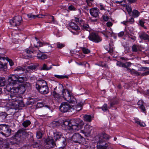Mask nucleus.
<instances>
[{"mask_svg": "<svg viewBox=\"0 0 149 149\" xmlns=\"http://www.w3.org/2000/svg\"><path fill=\"white\" fill-rule=\"evenodd\" d=\"M84 124L82 120L77 119L65 121L63 123L62 126L64 130L78 131L82 128Z\"/></svg>", "mask_w": 149, "mask_h": 149, "instance_id": "f257e3e1", "label": "nucleus"}, {"mask_svg": "<svg viewBox=\"0 0 149 149\" xmlns=\"http://www.w3.org/2000/svg\"><path fill=\"white\" fill-rule=\"evenodd\" d=\"M37 89L42 94H46L49 92L46 82L44 80H38L36 85Z\"/></svg>", "mask_w": 149, "mask_h": 149, "instance_id": "f03ea898", "label": "nucleus"}, {"mask_svg": "<svg viewBox=\"0 0 149 149\" xmlns=\"http://www.w3.org/2000/svg\"><path fill=\"white\" fill-rule=\"evenodd\" d=\"M11 133V129L4 124L0 125V133L5 137L9 136Z\"/></svg>", "mask_w": 149, "mask_h": 149, "instance_id": "7ed1b4c3", "label": "nucleus"}, {"mask_svg": "<svg viewBox=\"0 0 149 149\" xmlns=\"http://www.w3.org/2000/svg\"><path fill=\"white\" fill-rule=\"evenodd\" d=\"M22 21V17L20 16H15L10 20V24L13 26H17L20 25Z\"/></svg>", "mask_w": 149, "mask_h": 149, "instance_id": "20e7f679", "label": "nucleus"}, {"mask_svg": "<svg viewBox=\"0 0 149 149\" xmlns=\"http://www.w3.org/2000/svg\"><path fill=\"white\" fill-rule=\"evenodd\" d=\"M72 140L74 143H81L84 138L79 133H74L72 136Z\"/></svg>", "mask_w": 149, "mask_h": 149, "instance_id": "39448f33", "label": "nucleus"}, {"mask_svg": "<svg viewBox=\"0 0 149 149\" xmlns=\"http://www.w3.org/2000/svg\"><path fill=\"white\" fill-rule=\"evenodd\" d=\"M110 144L103 140H99L97 142V147L98 149H107Z\"/></svg>", "mask_w": 149, "mask_h": 149, "instance_id": "423d86ee", "label": "nucleus"}, {"mask_svg": "<svg viewBox=\"0 0 149 149\" xmlns=\"http://www.w3.org/2000/svg\"><path fill=\"white\" fill-rule=\"evenodd\" d=\"M25 133V132L22 130H19L16 133L15 135V137L18 141L22 142L24 139V134Z\"/></svg>", "mask_w": 149, "mask_h": 149, "instance_id": "0eeeda50", "label": "nucleus"}, {"mask_svg": "<svg viewBox=\"0 0 149 149\" xmlns=\"http://www.w3.org/2000/svg\"><path fill=\"white\" fill-rule=\"evenodd\" d=\"M18 75L13 74L9 77L8 79V84L14 85L18 82Z\"/></svg>", "mask_w": 149, "mask_h": 149, "instance_id": "6e6552de", "label": "nucleus"}, {"mask_svg": "<svg viewBox=\"0 0 149 149\" xmlns=\"http://www.w3.org/2000/svg\"><path fill=\"white\" fill-rule=\"evenodd\" d=\"M70 108L69 104L67 102H64L61 104L59 109L61 112L65 113L68 112Z\"/></svg>", "mask_w": 149, "mask_h": 149, "instance_id": "1a4fd4ad", "label": "nucleus"}, {"mask_svg": "<svg viewBox=\"0 0 149 149\" xmlns=\"http://www.w3.org/2000/svg\"><path fill=\"white\" fill-rule=\"evenodd\" d=\"M88 38L90 40L96 42H98L101 40V39L99 36L94 33L90 34Z\"/></svg>", "mask_w": 149, "mask_h": 149, "instance_id": "9d476101", "label": "nucleus"}, {"mask_svg": "<svg viewBox=\"0 0 149 149\" xmlns=\"http://www.w3.org/2000/svg\"><path fill=\"white\" fill-rule=\"evenodd\" d=\"M92 129V127L91 125L87 124L85 125L84 129L81 130L80 132L85 135H89L91 133Z\"/></svg>", "mask_w": 149, "mask_h": 149, "instance_id": "9b49d317", "label": "nucleus"}, {"mask_svg": "<svg viewBox=\"0 0 149 149\" xmlns=\"http://www.w3.org/2000/svg\"><path fill=\"white\" fill-rule=\"evenodd\" d=\"M9 84H8L6 86V90L8 92L11 93V94L14 93L15 95L17 93H18V88L17 87H13Z\"/></svg>", "mask_w": 149, "mask_h": 149, "instance_id": "f8f14e48", "label": "nucleus"}, {"mask_svg": "<svg viewBox=\"0 0 149 149\" xmlns=\"http://www.w3.org/2000/svg\"><path fill=\"white\" fill-rule=\"evenodd\" d=\"M63 97L64 98L65 100L68 101H70V95L69 92L67 90L63 89L62 91Z\"/></svg>", "mask_w": 149, "mask_h": 149, "instance_id": "ddd939ff", "label": "nucleus"}, {"mask_svg": "<svg viewBox=\"0 0 149 149\" xmlns=\"http://www.w3.org/2000/svg\"><path fill=\"white\" fill-rule=\"evenodd\" d=\"M91 15L95 17H98L100 13L99 10L96 8L91 9L90 10Z\"/></svg>", "mask_w": 149, "mask_h": 149, "instance_id": "4468645a", "label": "nucleus"}, {"mask_svg": "<svg viewBox=\"0 0 149 149\" xmlns=\"http://www.w3.org/2000/svg\"><path fill=\"white\" fill-rule=\"evenodd\" d=\"M46 143L47 146L49 148H53L56 146L54 141L53 139H47Z\"/></svg>", "mask_w": 149, "mask_h": 149, "instance_id": "2eb2a0df", "label": "nucleus"}, {"mask_svg": "<svg viewBox=\"0 0 149 149\" xmlns=\"http://www.w3.org/2000/svg\"><path fill=\"white\" fill-rule=\"evenodd\" d=\"M110 136L105 133H102L99 137V140L102 139L103 141L108 140L110 138Z\"/></svg>", "mask_w": 149, "mask_h": 149, "instance_id": "dca6fc26", "label": "nucleus"}, {"mask_svg": "<svg viewBox=\"0 0 149 149\" xmlns=\"http://www.w3.org/2000/svg\"><path fill=\"white\" fill-rule=\"evenodd\" d=\"M35 53H38L37 57L38 59H43L47 58L46 56L40 52L39 50H38V51H36Z\"/></svg>", "mask_w": 149, "mask_h": 149, "instance_id": "f3484780", "label": "nucleus"}, {"mask_svg": "<svg viewBox=\"0 0 149 149\" xmlns=\"http://www.w3.org/2000/svg\"><path fill=\"white\" fill-rule=\"evenodd\" d=\"M18 88V93L20 94H23L26 91L25 88L22 85H19L17 87Z\"/></svg>", "mask_w": 149, "mask_h": 149, "instance_id": "a211bd4d", "label": "nucleus"}, {"mask_svg": "<svg viewBox=\"0 0 149 149\" xmlns=\"http://www.w3.org/2000/svg\"><path fill=\"white\" fill-rule=\"evenodd\" d=\"M139 37L141 39L149 41V36L144 32L141 33L139 35Z\"/></svg>", "mask_w": 149, "mask_h": 149, "instance_id": "6ab92c4d", "label": "nucleus"}, {"mask_svg": "<svg viewBox=\"0 0 149 149\" xmlns=\"http://www.w3.org/2000/svg\"><path fill=\"white\" fill-rule=\"evenodd\" d=\"M54 138L55 140L60 139L61 137L63 138L61 132H54Z\"/></svg>", "mask_w": 149, "mask_h": 149, "instance_id": "aec40b11", "label": "nucleus"}, {"mask_svg": "<svg viewBox=\"0 0 149 149\" xmlns=\"http://www.w3.org/2000/svg\"><path fill=\"white\" fill-rule=\"evenodd\" d=\"M69 25L70 28L75 30H79L80 28L77 24L73 22H70Z\"/></svg>", "mask_w": 149, "mask_h": 149, "instance_id": "412c9836", "label": "nucleus"}, {"mask_svg": "<svg viewBox=\"0 0 149 149\" xmlns=\"http://www.w3.org/2000/svg\"><path fill=\"white\" fill-rule=\"evenodd\" d=\"M131 15H130L134 17H137L139 15L140 13L137 10H134L131 13Z\"/></svg>", "mask_w": 149, "mask_h": 149, "instance_id": "4be33fe9", "label": "nucleus"}, {"mask_svg": "<svg viewBox=\"0 0 149 149\" xmlns=\"http://www.w3.org/2000/svg\"><path fill=\"white\" fill-rule=\"evenodd\" d=\"M36 51H31L28 49H26L25 50V53H26V56L29 58H31L32 57L31 54L32 53H35Z\"/></svg>", "mask_w": 149, "mask_h": 149, "instance_id": "5701e85b", "label": "nucleus"}, {"mask_svg": "<svg viewBox=\"0 0 149 149\" xmlns=\"http://www.w3.org/2000/svg\"><path fill=\"white\" fill-rule=\"evenodd\" d=\"M138 105L139 106V107L141 109L142 111L143 112H145V107L143 105V102L142 100H140L138 102Z\"/></svg>", "mask_w": 149, "mask_h": 149, "instance_id": "b1692460", "label": "nucleus"}, {"mask_svg": "<svg viewBox=\"0 0 149 149\" xmlns=\"http://www.w3.org/2000/svg\"><path fill=\"white\" fill-rule=\"evenodd\" d=\"M110 31H108L106 29L105 31H104L102 32V33L107 38H108L109 36H112V32H111V30Z\"/></svg>", "mask_w": 149, "mask_h": 149, "instance_id": "393cba45", "label": "nucleus"}, {"mask_svg": "<svg viewBox=\"0 0 149 149\" xmlns=\"http://www.w3.org/2000/svg\"><path fill=\"white\" fill-rule=\"evenodd\" d=\"M52 68L51 66L48 67L47 65L45 64H43L42 66L40 68V70H48L51 69Z\"/></svg>", "mask_w": 149, "mask_h": 149, "instance_id": "a878e982", "label": "nucleus"}, {"mask_svg": "<svg viewBox=\"0 0 149 149\" xmlns=\"http://www.w3.org/2000/svg\"><path fill=\"white\" fill-rule=\"evenodd\" d=\"M84 120L86 121L90 122L92 120V116L90 115H86L84 116Z\"/></svg>", "mask_w": 149, "mask_h": 149, "instance_id": "bb28decb", "label": "nucleus"}, {"mask_svg": "<svg viewBox=\"0 0 149 149\" xmlns=\"http://www.w3.org/2000/svg\"><path fill=\"white\" fill-rule=\"evenodd\" d=\"M140 47L139 45H134L132 47V50L133 52H137L139 50Z\"/></svg>", "mask_w": 149, "mask_h": 149, "instance_id": "cd10ccee", "label": "nucleus"}, {"mask_svg": "<svg viewBox=\"0 0 149 149\" xmlns=\"http://www.w3.org/2000/svg\"><path fill=\"white\" fill-rule=\"evenodd\" d=\"M60 125L58 121H53L50 125V126L53 127H55L59 126Z\"/></svg>", "mask_w": 149, "mask_h": 149, "instance_id": "c85d7f7f", "label": "nucleus"}, {"mask_svg": "<svg viewBox=\"0 0 149 149\" xmlns=\"http://www.w3.org/2000/svg\"><path fill=\"white\" fill-rule=\"evenodd\" d=\"M6 84V81L4 78H0V87L4 86Z\"/></svg>", "mask_w": 149, "mask_h": 149, "instance_id": "c756f323", "label": "nucleus"}, {"mask_svg": "<svg viewBox=\"0 0 149 149\" xmlns=\"http://www.w3.org/2000/svg\"><path fill=\"white\" fill-rule=\"evenodd\" d=\"M31 124V121L29 120H26L23 122L22 125L24 127H26Z\"/></svg>", "mask_w": 149, "mask_h": 149, "instance_id": "7c9ffc66", "label": "nucleus"}, {"mask_svg": "<svg viewBox=\"0 0 149 149\" xmlns=\"http://www.w3.org/2000/svg\"><path fill=\"white\" fill-rule=\"evenodd\" d=\"M38 65L39 64L38 63H37L35 65H29L28 66V69H29L31 70H35L36 69V68H37Z\"/></svg>", "mask_w": 149, "mask_h": 149, "instance_id": "2f4dec72", "label": "nucleus"}, {"mask_svg": "<svg viewBox=\"0 0 149 149\" xmlns=\"http://www.w3.org/2000/svg\"><path fill=\"white\" fill-rule=\"evenodd\" d=\"M2 142L3 146L4 148H8L9 147V144L7 142L6 139L3 140V141H1Z\"/></svg>", "mask_w": 149, "mask_h": 149, "instance_id": "473e14b6", "label": "nucleus"}, {"mask_svg": "<svg viewBox=\"0 0 149 149\" xmlns=\"http://www.w3.org/2000/svg\"><path fill=\"white\" fill-rule=\"evenodd\" d=\"M131 64L132 63L130 62H127L125 63H120V66L122 67L126 68L130 66Z\"/></svg>", "mask_w": 149, "mask_h": 149, "instance_id": "72a5a7b5", "label": "nucleus"}, {"mask_svg": "<svg viewBox=\"0 0 149 149\" xmlns=\"http://www.w3.org/2000/svg\"><path fill=\"white\" fill-rule=\"evenodd\" d=\"M83 30H85L88 31H90V28L89 26L87 24H84L83 25L82 28Z\"/></svg>", "mask_w": 149, "mask_h": 149, "instance_id": "f704fd0d", "label": "nucleus"}, {"mask_svg": "<svg viewBox=\"0 0 149 149\" xmlns=\"http://www.w3.org/2000/svg\"><path fill=\"white\" fill-rule=\"evenodd\" d=\"M83 105V103L81 102H80L77 105L76 110L78 111H79L82 109V107Z\"/></svg>", "mask_w": 149, "mask_h": 149, "instance_id": "c9c22d12", "label": "nucleus"}, {"mask_svg": "<svg viewBox=\"0 0 149 149\" xmlns=\"http://www.w3.org/2000/svg\"><path fill=\"white\" fill-rule=\"evenodd\" d=\"M54 76L58 79H63L64 78L68 79V76L67 75H55Z\"/></svg>", "mask_w": 149, "mask_h": 149, "instance_id": "e433bc0d", "label": "nucleus"}, {"mask_svg": "<svg viewBox=\"0 0 149 149\" xmlns=\"http://www.w3.org/2000/svg\"><path fill=\"white\" fill-rule=\"evenodd\" d=\"M52 95L54 97L56 98L57 99H59L61 96L58 93H57L55 91H54L52 93Z\"/></svg>", "mask_w": 149, "mask_h": 149, "instance_id": "4c0bfd02", "label": "nucleus"}, {"mask_svg": "<svg viewBox=\"0 0 149 149\" xmlns=\"http://www.w3.org/2000/svg\"><path fill=\"white\" fill-rule=\"evenodd\" d=\"M126 8L128 14L130 15H131V13L132 11L131 7L130 6H126Z\"/></svg>", "mask_w": 149, "mask_h": 149, "instance_id": "58836bf2", "label": "nucleus"}, {"mask_svg": "<svg viewBox=\"0 0 149 149\" xmlns=\"http://www.w3.org/2000/svg\"><path fill=\"white\" fill-rule=\"evenodd\" d=\"M22 85L24 86L26 90L27 88L29 89L31 88V85L29 83L26 82Z\"/></svg>", "mask_w": 149, "mask_h": 149, "instance_id": "ea45409f", "label": "nucleus"}, {"mask_svg": "<svg viewBox=\"0 0 149 149\" xmlns=\"http://www.w3.org/2000/svg\"><path fill=\"white\" fill-rule=\"evenodd\" d=\"M130 72L131 74H134V75H140V74L138 72L135 71L134 69H132L131 70H130Z\"/></svg>", "mask_w": 149, "mask_h": 149, "instance_id": "a19ab883", "label": "nucleus"}, {"mask_svg": "<svg viewBox=\"0 0 149 149\" xmlns=\"http://www.w3.org/2000/svg\"><path fill=\"white\" fill-rule=\"evenodd\" d=\"M57 47L58 49H61L65 46V45L60 42H57L56 43Z\"/></svg>", "mask_w": 149, "mask_h": 149, "instance_id": "79ce46f5", "label": "nucleus"}, {"mask_svg": "<svg viewBox=\"0 0 149 149\" xmlns=\"http://www.w3.org/2000/svg\"><path fill=\"white\" fill-rule=\"evenodd\" d=\"M8 115V114L5 112H2L0 113V116L3 118H6Z\"/></svg>", "mask_w": 149, "mask_h": 149, "instance_id": "37998d69", "label": "nucleus"}, {"mask_svg": "<svg viewBox=\"0 0 149 149\" xmlns=\"http://www.w3.org/2000/svg\"><path fill=\"white\" fill-rule=\"evenodd\" d=\"M82 50L83 53L85 54H87L90 52V51L89 50L84 47L82 48Z\"/></svg>", "mask_w": 149, "mask_h": 149, "instance_id": "c03bdc74", "label": "nucleus"}, {"mask_svg": "<svg viewBox=\"0 0 149 149\" xmlns=\"http://www.w3.org/2000/svg\"><path fill=\"white\" fill-rule=\"evenodd\" d=\"M15 71H24V69L21 66H19L17 67L14 70Z\"/></svg>", "mask_w": 149, "mask_h": 149, "instance_id": "a18cd8bd", "label": "nucleus"}, {"mask_svg": "<svg viewBox=\"0 0 149 149\" xmlns=\"http://www.w3.org/2000/svg\"><path fill=\"white\" fill-rule=\"evenodd\" d=\"M36 137L38 139H40L42 138V134L40 132H38L37 133Z\"/></svg>", "mask_w": 149, "mask_h": 149, "instance_id": "49530a36", "label": "nucleus"}, {"mask_svg": "<svg viewBox=\"0 0 149 149\" xmlns=\"http://www.w3.org/2000/svg\"><path fill=\"white\" fill-rule=\"evenodd\" d=\"M107 105L105 104L102 107V110L104 111H105L108 110Z\"/></svg>", "mask_w": 149, "mask_h": 149, "instance_id": "de8ad7c7", "label": "nucleus"}, {"mask_svg": "<svg viewBox=\"0 0 149 149\" xmlns=\"http://www.w3.org/2000/svg\"><path fill=\"white\" fill-rule=\"evenodd\" d=\"M27 16L29 18H30L31 19H34L36 17V15L30 13L27 14Z\"/></svg>", "mask_w": 149, "mask_h": 149, "instance_id": "09e8293b", "label": "nucleus"}, {"mask_svg": "<svg viewBox=\"0 0 149 149\" xmlns=\"http://www.w3.org/2000/svg\"><path fill=\"white\" fill-rule=\"evenodd\" d=\"M70 100L71 101H68V102L70 103H73L74 102H75L76 101V100L75 98H74L73 96L70 95Z\"/></svg>", "mask_w": 149, "mask_h": 149, "instance_id": "8fccbe9b", "label": "nucleus"}, {"mask_svg": "<svg viewBox=\"0 0 149 149\" xmlns=\"http://www.w3.org/2000/svg\"><path fill=\"white\" fill-rule=\"evenodd\" d=\"M24 78L23 77H19L18 76V82L22 83L23 81Z\"/></svg>", "mask_w": 149, "mask_h": 149, "instance_id": "3c124183", "label": "nucleus"}, {"mask_svg": "<svg viewBox=\"0 0 149 149\" xmlns=\"http://www.w3.org/2000/svg\"><path fill=\"white\" fill-rule=\"evenodd\" d=\"M10 97L11 99L13 100V101H17L18 100L17 98L14 95L13 96L11 95Z\"/></svg>", "mask_w": 149, "mask_h": 149, "instance_id": "603ef678", "label": "nucleus"}, {"mask_svg": "<svg viewBox=\"0 0 149 149\" xmlns=\"http://www.w3.org/2000/svg\"><path fill=\"white\" fill-rule=\"evenodd\" d=\"M42 45V43L40 42L39 41L37 42V45H35V46L36 48H38L39 47H41Z\"/></svg>", "mask_w": 149, "mask_h": 149, "instance_id": "864d4df0", "label": "nucleus"}, {"mask_svg": "<svg viewBox=\"0 0 149 149\" xmlns=\"http://www.w3.org/2000/svg\"><path fill=\"white\" fill-rule=\"evenodd\" d=\"M43 105L42 103L38 102L37 103L36 107L38 108H40L43 107Z\"/></svg>", "mask_w": 149, "mask_h": 149, "instance_id": "5fc2aeb1", "label": "nucleus"}, {"mask_svg": "<svg viewBox=\"0 0 149 149\" xmlns=\"http://www.w3.org/2000/svg\"><path fill=\"white\" fill-rule=\"evenodd\" d=\"M77 63V64L79 65H84L85 67L86 66V64H88L89 65V64L85 62H80L79 63Z\"/></svg>", "mask_w": 149, "mask_h": 149, "instance_id": "6e6d98bb", "label": "nucleus"}, {"mask_svg": "<svg viewBox=\"0 0 149 149\" xmlns=\"http://www.w3.org/2000/svg\"><path fill=\"white\" fill-rule=\"evenodd\" d=\"M108 52L109 53L111 54H112L113 51V47H110V48L109 50H107Z\"/></svg>", "mask_w": 149, "mask_h": 149, "instance_id": "4d7b16f0", "label": "nucleus"}, {"mask_svg": "<svg viewBox=\"0 0 149 149\" xmlns=\"http://www.w3.org/2000/svg\"><path fill=\"white\" fill-rule=\"evenodd\" d=\"M127 21L128 22V23L129 22L131 24H132L134 22V18L133 17H132L130 19H129V20Z\"/></svg>", "mask_w": 149, "mask_h": 149, "instance_id": "13d9d810", "label": "nucleus"}, {"mask_svg": "<svg viewBox=\"0 0 149 149\" xmlns=\"http://www.w3.org/2000/svg\"><path fill=\"white\" fill-rule=\"evenodd\" d=\"M136 122L142 127H145L146 126L145 124L143 123H141L139 121H136Z\"/></svg>", "mask_w": 149, "mask_h": 149, "instance_id": "bf43d9fd", "label": "nucleus"}, {"mask_svg": "<svg viewBox=\"0 0 149 149\" xmlns=\"http://www.w3.org/2000/svg\"><path fill=\"white\" fill-rule=\"evenodd\" d=\"M124 34V31H121L118 34V36L119 37H122Z\"/></svg>", "mask_w": 149, "mask_h": 149, "instance_id": "052dcab7", "label": "nucleus"}, {"mask_svg": "<svg viewBox=\"0 0 149 149\" xmlns=\"http://www.w3.org/2000/svg\"><path fill=\"white\" fill-rule=\"evenodd\" d=\"M75 20L76 22H79L80 23V22L82 21L81 19L77 17L75 18Z\"/></svg>", "mask_w": 149, "mask_h": 149, "instance_id": "680f3d73", "label": "nucleus"}, {"mask_svg": "<svg viewBox=\"0 0 149 149\" xmlns=\"http://www.w3.org/2000/svg\"><path fill=\"white\" fill-rule=\"evenodd\" d=\"M145 22L141 20H140L139 21V23L140 25L142 27L144 26V23Z\"/></svg>", "mask_w": 149, "mask_h": 149, "instance_id": "e2e57ef3", "label": "nucleus"}, {"mask_svg": "<svg viewBox=\"0 0 149 149\" xmlns=\"http://www.w3.org/2000/svg\"><path fill=\"white\" fill-rule=\"evenodd\" d=\"M128 38H130L132 40H135V37L134 36H132V35H129L128 36Z\"/></svg>", "mask_w": 149, "mask_h": 149, "instance_id": "0e129e2a", "label": "nucleus"}, {"mask_svg": "<svg viewBox=\"0 0 149 149\" xmlns=\"http://www.w3.org/2000/svg\"><path fill=\"white\" fill-rule=\"evenodd\" d=\"M68 9L70 10H74L75 8L73 6L71 5L69 6Z\"/></svg>", "mask_w": 149, "mask_h": 149, "instance_id": "69168bd1", "label": "nucleus"}, {"mask_svg": "<svg viewBox=\"0 0 149 149\" xmlns=\"http://www.w3.org/2000/svg\"><path fill=\"white\" fill-rule=\"evenodd\" d=\"M112 23L110 22H109L107 23V26L108 27L111 26L112 25Z\"/></svg>", "mask_w": 149, "mask_h": 149, "instance_id": "338daca9", "label": "nucleus"}, {"mask_svg": "<svg viewBox=\"0 0 149 149\" xmlns=\"http://www.w3.org/2000/svg\"><path fill=\"white\" fill-rule=\"evenodd\" d=\"M33 147L34 148H37V147H39V144H38V143H37V142L35 143L33 145Z\"/></svg>", "mask_w": 149, "mask_h": 149, "instance_id": "774afa93", "label": "nucleus"}]
</instances>
